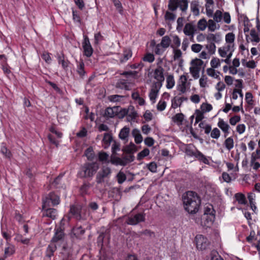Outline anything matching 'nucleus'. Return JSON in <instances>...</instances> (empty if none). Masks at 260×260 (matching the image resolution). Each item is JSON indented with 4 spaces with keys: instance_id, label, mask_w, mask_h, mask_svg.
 <instances>
[{
    "instance_id": "obj_1",
    "label": "nucleus",
    "mask_w": 260,
    "mask_h": 260,
    "mask_svg": "<svg viewBox=\"0 0 260 260\" xmlns=\"http://www.w3.org/2000/svg\"><path fill=\"white\" fill-rule=\"evenodd\" d=\"M185 210L189 213L195 214L199 209L201 199L198 194L192 191H188L182 197Z\"/></svg>"
},
{
    "instance_id": "obj_2",
    "label": "nucleus",
    "mask_w": 260,
    "mask_h": 260,
    "mask_svg": "<svg viewBox=\"0 0 260 260\" xmlns=\"http://www.w3.org/2000/svg\"><path fill=\"white\" fill-rule=\"evenodd\" d=\"M99 168L97 162H87L84 164L78 173L80 178H92Z\"/></svg>"
},
{
    "instance_id": "obj_3",
    "label": "nucleus",
    "mask_w": 260,
    "mask_h": 260,
    "mask_svg": "<svg viewBox=\"0 0 260 260\" xmlns=\"http://www.w3.org/2000/svg\"><path fill=\"white\" fill-rule=\"evenodd\" d=\"M185 152L188 156H194L198 159L202 160L205 164H207L208 161L206 156L200 151L198 150L192 144L187 145Z\"/></svg>"
},
{
    "instance_id": "obj_4",
    "label": "nucleus",
    "mask_w": 260,
    "mask_h": 260,
    "mask_svg": "<svg viewBox=\"0 0 260 260\" xmlns=\"http://www.w3.org/2000/svg\"><path fill=\"white\" fill-rule=\"evenodd\" d=\"M178 7L182 12H185L188 8L187 0H169L168 9L170 11H175Z\"/></svg>"
},
{
    "instance_id": "obj_5",
    "label": "nucleus",
    "mask_w": 260,
    "mask_h": 260,
    "mask_svg": "<svg viewBox=\"0 0 260 260\" xmlns=\"http://www.w3.org/2000/svg\"><path fill=\"white\" fill-rule=\"evenodd\" d=\"M146 219V214L144 212H139L136 214L128 215L125 222L129 225H136L140 222H144Z\"/></svg>"
},
{
    "instance_id": "obj_6",
    "label": "nucleus",
    "mask_w": 260,
    "mask_h": 260,
    "mask_svg": "<svg viewBox=\"0 0 260 260\" xmlns=\"http://www.w3.org/2000/svg\"><path fill=\"white\" fill-rule=\"evenodd\" d=\"M111 174V169L109 167L103 166L96 175V182L99 184L104 183L105 179L110 178Z\"/></svg>"
},
{
    "instance_id": "obj_7",
    "label": "nucleus",
    "mask_w": 260,
    "mask_h": 260,
    "mask_svg": "<svg viewBox=\"0 0 260 260\" xmlns=\"http://www.w3.org/2000/svg\"><path fill=\"white\" fill-rule=\"evenodd\" d=\"M84 210L80 206H71L70 208V213L77 220H85L86 219L85 214L84 213Z\"/></svg>"
},
{
    "instance_id": "obj_8",
    "label": "nucleus",
    "mask_w": 260,
    "mask_h": 260,
    "mask_svg": "<svg viewBox=\"0 0 260 260\" xmlns=\"http://www.w3.org/2000/svg\"><path fill=\"white\" fill-rule=\"evenodd\" d=\"M195 240L197 248L201 250L206 249L209 245V241L207 238L202 235L196 236Z\"/></svg>"
},
{
    "instance_id": "obj_9",
    "label": "nucleus",
    "mask_w": 260,
    "mask_h": 260,
    "mask_svg": "<svg viewBox=\"0 0 260 260\" xmlns=\"http://www.w3.org/2000/svg\"><path fill=\"white\" fill-rule=\"evenodd\" d=\"M50 201L51 202L53 206L57 205L59 204V198L54 192H51L46 198V200L43 202V208H46L48 205Z\"/></svg>"
},
{
    "instance_id": "obj_10",
    "label": "nucleus",
    "mask_w": 260,
    "mask_h": 260,
    "mask_svg": "<svg viewBox=\"0 0 260 260\" xmlns=\"http://www.w3.org/2000/svg\"><path fill=\"white\" fill-rule=\"evenodd\" d=\"M83 48L84 49V54L87 57H90L93 53V49L90 45L89 40L87 36L84 38L83 43Z\"/></svg>"
},
{
    "instance_id": "obj_11",
    "label": "nucleus",
    "mask_w": 260,
    "mask_h": 260,
    "mask_svg": "<svg viewBox=\"0 0 260 260\" xmlns=\"http://www.w3.org/2000/svg\"><path fill=\"white\" fill-rule=\"evenodd\" d=\"M161 86V84L158 82H155L152 86L151 91L149 93L150 100L154 103L155 99L157 96L159 90Z\"/></svg>"
},
{
    "instance_id": "obj_12",
    "label": "nucleus",
    "mask_w": 260,
    "mask_h": 260,
    "mask_svg": "<svg viewBox=\"0 0 260 260\" xmlns=\"http://www.w3.org/2000/svg\"><path fill=\"white\" fill-rule=\"evenodd\" d=\"M164 69L160 66H158L154 72V78L157 80V82L161 84L165 80L164 76Z\"/></svg>"
},
{
    "instance_id": "obj_13",
    "label": "nucleus",
    "mask_w": 260,
    "mask_h": 260,
    "mask_svg": "<svg viewBox=\"0 0 260 260\" xmlns=\"http://www.w3.org/2000/svg\"><path fill=\"white\" fill-rule=\"evenodd\" d=\"M44 210L43 216H46L50 217L53 219L56 218L57 214V211L54 208H43Z\"/></svg>"
},
{
    "instance_id": "obj_14",
    "label": "nucleus",
    "mask_w": 260,
    "mask_h": 260,
    "mask_svg": "<svg viewBox=\"0 0 260 260\" xmlns=\"http://www.w3.org/2000/svg\"><path fill=\"white\" fill-rule=\"evenodd\" d=\"M187 77L185 75H182L180 77V83L178 85V89L181 92L179 94L181 95L186 91Z\"/></svg>"
},
{
    "instance_id": "obj_15",
    "label": "nucleus",
    "mask_w": 260,
    "mask_h": 260,
    "mask_svg": "<svg viewBox=\"0 0 260 260\" xmlns=\"http://www.w3.org/2000/svg\"><path fill=\"white\" fill-rule=\"evenodd\" d=\"M217 125L225 133L224 137H226L227 135L229 133L230 125L222 119H219Z\"/></svg>"
},
{
    "instance_id": "obj_16",
    "label": "nucleus",
    "mask_w": 260,
    "mask_h": 260,
    "mask_svg": "<svg viewBox=\"0 0 260 260\" xmlns=\"http://www.w3.org/2000/svg\"><path fill=\"white\" fill-rule=\"evenodd\" d=\"M64 237V233L60 228H58L55 229V233L54 236L51 240V242L54 243L61 240Z\"/></svg>"
},
{
    "instance_id": "obj_17",
    "label": "nucleus",
    "mask_w": 260,
    "mask_h": 260,
    "mask_svg": "<svg viewBox=\"0 0 260 260\" xmlns=\"http://www.w3.org/2000/svg\"><path fill=\"white\" fill-rule=\"evenodd\" d=\"M187 101V98L185 97H180L177 96L174 97L172 100V107L174 109H176L178 106L180 107L183 101Z\"/></svg>"
},
{
    "instance_id": "obj_18",
    "label": "nucleus",
    "mask_w": 260,
    "mask_h": 260,
    "mask_svg": "<svg viewBox=\"0 0 260 260\" xmlns=\"http://www.w3.org/2000/svg\"><path fill=\"white\" fill-rule=\"evenodd\" d=\"M117 153H113L110 156V162L111 164L115 165H121L122 166H124V163L122 162V158L118 157Z\"/></svg>"
},
{
    "instance_id": "obj_19",
    "label": "nucleus",
    "mask_w": 260,
    "mask_h": 260,
    "mask_svg": "<svg viewBox=\"0 0 260 260\" xmlns=\"http://www.w3.org/2000/svg\"><path fill=\"white\" fill-rule=\"evenodd\" d=\"M129 128L126 126H124L120 130V132L119 134V138L127 142L128 141L127 138L129 135Z\"/></svg>"
},
{
    "instance_id": "obj_20",
    "label": "nucleus",
    "mask_w": 260,
    "mask_h": 260,
    "mask_svg": "<svg viewBox=\"0 0 260 260\" xmlns=\"http://www.w3.org/2000/svg\"><path fill=\"white\" fill-rule=\"evenodd\" d=\"M128 112L127 114V118L128 121L134 120L138 116L137 113L134 110V107L129 106L128 108Z\"/></svg>"
},
{
    "instance_id": "obj_21",
    "label": "nucleus",
    "mask_w": 260,
    "mask_h": 260,
    "mask_svg": "<svg viewBox=\"0 0 260 260\" xmlns=\"http://www.w3.org/2000/svg\"><path fill=\"white\" fill-rule=\"evenodd\" d=\"M215 211L212 206L211 207H207L205 208L204 214L207 215H209V220L211 222H213L215 219Z\"/></svg>"
},
{
    "instance_id": "obj_22",
    "label": "nucleus",
    "mask_w": 260,
    "mask_h": 260,
    "mask_svg": "<svg viewBox=\"0 0 260 260\" xmlns=\"http://www.w3.org/2000/svg\"><path fill=\"white\" fill-rule=\"evenodd\" d=\"M132 134L135 138V141L137 144H140L142 142L143 137L138 129H134L132 131Z\"/></svg>"
},
{
    "instance_id": "obj_23",
    "label": "nucleus",
    "mask_w": 260,
    "mask_h": 260,
    "mask_svg": "<svg viewBox=\"0 0 260 260\" xmlns=\"http://www.w3.org/2000/svg\"><path fill=\"white\" fill-rule=\"evenodd\" d=\"M122 151L126 154H133L137 151L136 145L132 142L129 145L125 146Z\"/></svg>"
},
{
    "instance_id": "obj_24",
    "label": "nucleus",
    "mask_w": 260,
    "mask_h": 260,
    "mask_svg": "<svg viewBox=\"0 0 260 260\" xmlns=\"http://www.w3.org/2000/svg\"><path fill=\"white\" fill-rule=\"evenodd\" d=\"M57 249L56 246L54 243H51L49 244L46 250V256L49 258L53 255L54 252L56 251Z\"/></svg>"
},
{
    "instance_id": "obj_25",
    "label": "nucleus",
    "mask_w": 260,
    "mask_h": 260,
    "mask_svg": "<svg viewBox=\"0 0 260 260\" xmlns=\"http://www.w3.org/2000/svg\"><path fill=\"white\" fill-rule=\"evenodd\" d=\"M115 87L121 89H124L125 90H129V87L127 83L124 79H119L115 85Z\"/></svg>"
},
{
    "instance_id": "obj_26",
    "label": "nucleus",
    "mask_w": 260,
    "mask_h": 260,
    "mask_svg": "<svg viewBox=\"0 0 260 260\" xmlns=\"http://www.w3.org/2000/svg\"><path fill=\"white\" fill-rule=\"evenodd\" d=\"M172 44H171V47L173 48H178L181 44V41L178 36H172V39L171 40Z\"/></svg>"
},
{
    "instance_id": "obj_27",
    "label": "nucleus",
    "mask_w": 260,
    "mask_h": 260,
    "mask_svg": "<svg viewBox=\"0 0 260 260\" xmlns=\"http://www.w3.org/2000/svg\"><path fill=\"white\" fill-rule=\"evenodd\" d=\"M207 40L208 42L212 41L218 43L221 40L220 35L218 34H216L215 35L210 34L207 36Z\"/></svg>"
},
{
    "instance_id": "obj_28",
    "label": "nucleus",
    "mask_w": 260,
    "mask_h": 260,
    "mask_svg": "<svg viewBox=\"0 0 260 260\" xmlns=\"http://www.w3.org/2000/svg\"><path fill=\"white\" fill-rule=\"evenodd\" d=\"M171 43V39L168 36H165L162 37L161 41L159 44L162 48H167L170 45Z\"/></svg>"
},
{
    "instance_id": "obj_29",
    "label": "nucleus",
    "mask_w": 260,
    "mask_h": 260,
    "mask_svg": "<svg viewBox=\"0 0 260 260\" xmlns=\"http://www.w3.org/2000/svg\"><path fill=\"white\" fill-rule=\"evenodd\" d=\"M72 233L76 238H78L84 234L85 231L81 226H79L74 227L72 229Z\"/></svg>"
},
{
    "instance_id": "obj_30",
    "label": "nucleus",
    "mask_w": 260,
    "mask_h": 260,
    "mask_svg": "<svg viewBox=\"0 0 260 260\" xmlns=\"http://www.w3.org/2000/svg\"><path fill=\"white\" fill-rule=\"evenodd\" d=\"M235 198L238 203L240 204L245 205L246 203L245 196L242 193H237L235 194Z\"/></svg>"
},
{
    "instance_id": "obj_31",
    "label": "nucleus",
    "mask_w": 260,
    "mask_h": 260,
    "mask_svg": "<svg viewBox=\"0 0 260 260\" xmlns=\"http://www.w3.org/2000/svg\"><path fill=\"white\" fill-rule=\"evenodd\" d=\"M77 72L82 78L84 76L86 72L84 71V63L81 61L77 66Z\"/></svg>"
},
{
    "instance_id": "obj_32",
    "label": "nucleus",
    "mask_w": 260,
    "mask_h": 260,
    "mask_svg": "<svg viewBox=\"0 0 260 260\" xmlns=\"http://www.w3.org/2000/svg\"><path fill=\"white\" fill-rule=\"evenodd\" d=\"M194 27L190 23H186L183 29L184 33L187 36L192 35L193 33Z\"/></svg>"
},
{
    "instance_id": "obj_33",
    "label": "nucleus",
    "mask_w": 260,
    "mask_h": 260,
    "mask_svg": "<svg viewBox=\"0 0 260 260\" xmlns=\"http://www.w3.org/2000/svg\"><path fill=\"white\" fill-rule=\"evenodd\" d=\"M135 156L132 154H127L122 156V162L124 163V166L127 164L131 162L134 160Z\"/></svg>"
},
{
    "instance_id": "obj_34",
    "label": "nucleus",
    "mask_w": 260,
    "mask_h": 260,
    "mask_svg": "<svg viewBox=\"0 0 260 260\" xmlns=\"http://www.w3.org/2000/svg\"><path fill=\"white\" fill-rule=\"evenodd\" d=\"M1 152L7 158H10L12 156V154L10 150H9L4 145L2 144V146L1 149Z\"/></svg>"
},
{
    "instance_id": "obj_35",
    "label": "nucleus",
    "mask_w": 260,
    "mask_h": 260,
    "mask_svg": "<svg viewBox=\"0 0 260 260\" xmlns=\"http://www.w3.org/2000/svg\"><path fill=\"white\" fill-rule=\"evenodd\" d=\"M198 2L194 1H192L190 4V9L194 15H198L199 14V9L198 8Z\"/></svg>"
},
{
    "instance_id": "obj_36",
    "label": "nucleus",
    "mask_w": 260,
    "mask_h": 260,
    "mask_svg": "<svg viewBox=\"0 0 260 260\" xmlns=\"http://www.w3.org/2000/svg\"><path fill=\"white\" fill-rule=\"evenodd\" d=\"M258 31H256L255 29L253 28L251 29L250 35L251 37L252 38L251 39V42H254L256 43H258L260 41V38L258 36Z\"/></svg>"
},
{
    "instance_id": "obj_37",
    "label": "nucleus",
    "mask_w": 260,
    "mask_h": 260,
    "mask_svg": "<svg viewBox=\"0 0 260 260\" xmlns=\"http://www.w3.org/2000/svg\"><path fill=\"white\" fill-rule=\"evenodd\" d=\"M174 84L175 80L174 79L173 76L172 75L168 76L167 78V88L168 89H171L174 86Z\"/></svg>"
},
{
    "instance_id": "obj_38",
    "label": "nucleus",
    "mask_w": 260,
    "mask_h": 260,
    "mask_svg": "<svg viewBox=\"0 0 260 260\" xmlns=\"http://www.w3.org/2000/svg\"><path fill=\"white\" fill-rule=\"evenodd\" d=\"M112 140V137L110 134L108 133L104 134L103 141L104 142L105 144L106 145V146H105V148H106L110 145V144Z\"/></svg>"
},
{
    "instance_id": "obj_39",
    "label": "nucleus",
    "mask_w": 260,
    "mask_h": 260,
    "mask_svg": "<svg viewBox=\"0 0 260 260\" xmlns=\"http://www.w3.org/2000/svg\"><path fill=\"white\" fill-rule=\"evenodd\" d=\"M200 70L199 67H191L189 68L190 72L194 79H198L199 77Z\"/></svg>"
},
{
    "instance_id": "obj_40",
    "label": "nucleus",
    "mask_w": 260,
    "mask_h": 260,
    "mask_svg": "<svg viewBox=\"0 0 260 260\" xmlns=\"http://www.w3.org/2000/svg\"><path fill=\"white\" fill-rule=\"evenodd\" d=\"M183 119H184V115L181 113L176 114L173 117V121L175 122H177L178 125L182 124Z\"/></svg>"
},
{
    "instance_id": "obj_41",
    "label": "nucleus",
    "mask_w": 260,
    "mask_h": 260,
    "mask_svg": "<svg viewBox=\"0 0 260 260\" xmlns=\"http://www.w3.org/2000/svg\"><path fill=\"white\" fill-rule=\"evenodd\" d=\"M226 148L230 150L234 147V140L232 137L227 138L224 143Z\"/></svg>"
},
{
    "instance_id": "obj_42",
    "label": "nucleus",
    "mask_w": 260,
    "mask_h": 260,
    "mask_svg": "<svg viewBox=\"0 0 260 260\" xmlns=\"http://www.w3.org/2000/svg\"><path fill=\"white\" fill-rule=\"evenodd\" d=\"M114 109H113V108H111V107L107 108L105 110L104 116L105 117H108V118L114 117L115 116L114 114Z\"/></svg>"
},
{
    "instance_id": "obj_43",
    "label": "nucleus",
    "mask_w": 260,
    "mask_h": 260,
    "mask_svg": "<svg viewBox=\"0 0 260 260\" xmlns=\"http://www.w3.org/2000/svg\"><path fill=\"white\" fill-rule=\"evenodd\" d=\"M176 15L172 12H171L170 11H166L165 15V19L166 20L170 21H173L175 20L176 18Z\"/></svg>"
},
{
    "instance_id": "obj_44",
    "label": "nucleus",
    "mask_w": 260,
    "mask_h": 260,
    "mask_svg": "<svg viewBox=\"0 0 260 260\" xmlns=\"http://www.w3.org/2000/svg\"><path fill=\"white\" fill-rule=\"evenodd\" d=\"M149 154V150L148 148H145L138 154L137 159L138 160H141L144 157L148 156Z\"/></svg>"
},
{
    "instance_id": "obj_45",
    "label": "nucleus",
    "mask_w": 260,
    "mask_h": 260,
    "mask_svg": "<svg viewBox=\"0 0 260 260\" xmlns=\"http://www.w3.org/2000/svg\"><path fill=\"white\" fill-rule=\"evenodd\" d=\"M207 23L205 19L200 20L198 23V28L201 30H204L207 27Z\"/></svg>"
},
{
    "instance_id": "obj_46",
    "label": "nucleus",
    "mask_w": 260,
    "mask_h": 260,
    "mask_svg": "<svg viewBox=\"0 0 260 260\" xmlns=\"http://www.w3.org/2000/svg\"><path fill=\"white\" fill-rule=\"evenodd\" d=\"M222 18V12L220 10H217L213 15V19L216 22L221 21Z\"/></svg>"
},
{
    "instance_id": "obj_47",
    "label": "nucleus",
    "mask_w": 260,
    "mask_h": 260,
    "mask_svg": "<svg viewBox=\"0 0 260 260\" xmlns=\"http://www.w3.org/2000/svg\"><path fill=\"white\" fill-rule=\"evenodd\" d=\"M201 109L203 112H208L212 109V106L211 104L208 103H203L201 106Z\"/></svg>"
},
{
    "instance_id": "obj_48",
    "label": "nucleus",
    "mask_w": 260,
    "mask_h": 260,
    "mask_svg": "<svg viewBox=\"0 0 260 260\" xmlns=\"http://www.w3.org/2000/svg\"><path fill=\"white\" fill-rule=\"evenodd\" d=\"M203 61L199 58L193 59L191 61V64L192 66V67H199L200 69H201V66L203 65Z\"/></svg>"
},
{
    "instance_id": "obj_49",
    "label": "nucleus",
    "mask_w": 260,
    "mask_h": 260,
    "mask_svg": "<svg viewBox=\"0 0 260 260\" xmlns=\"http://www.w3.org/2000/svg\"><path fill=\"white\" fill-rule=\"evenodd\" d=\"M118 182L119 184L122 183L126 179V175L122 172H119L117 175Z\"/></svg>"
},
{
    "instance_id": "obj_50",
    "label": "nucleus",
    "mask_w": 260,
    "mask_h": 260,
    "mask_svg": "<svg viewBox=\"0 0 260 260\" xmlns=\"http://www.w3.org/2000/svg\"><path fill=\"white\" fill-rule=\"evenodd\" d=\"M206 48L208 50L209 53L210 54H213L215 51L216 46L213 42H211L206 46Z\"/></svg>"
},
{
    "instance_id": "obj_51",
    "label": "nucleus",
    "mask_w": 260,
    "mask_h": 260,
    "mask_svg": "<svg viewBox=\"0 0 260 260\" xmlns=\"http://www.w3.org/2000/svg\"><path fill=\"white\" fill-rule=\"evenodd\" d=\"M143 60L144 61L152 62L154 60V56L153 54L150 53H147L143 58Z\"/></svg>"
},
{
    "instance_id": "obj_52",
    "label": "nucleus",
    "mask_w": 260,
    "mask_h": 260,
    "mask_svg": "<svg viewBox=\"0 0 260 260\" xmlns=\"http://www.w3.org/2000/svg\"><path fill=\"white\" fill-rule=\"evenodd\" d=\"M210 135L212 138L217 139L220 136V132L217 128H214Z\"/></svg>"
},
{
    "instance_id": "obj_53",
    "label": "nucleus",
    "mask_w": 260,
    "mask_h": 260,
    "mask_svg": "<svg viewBox=\"0 0 260 260\" xmlns=\"http://www.w3.org/2000/svg\"><path fill=\"white\" fill-rule=\"evenodd\" d=\"M90 184L89 183H84L80 187V191L82 194H86L89 188Z\"/></svg>"
},
{
    "instance_id": "obj_54",
    "label": "nucleus",
    "mask_w": 260,
    "mask_h": 260,
    "mask_svg": "<svg viewBox=\"0 0 260 260\" xmlns=\"http://www.w3.org/2000/svg\"><path fill=\"white\" fill-rule=\"evenodd\" d=\"M235 40V35L233 32H229L225 36V41L228 43H233Z\"/></svg>"
},
{
    "instance_id": "obj_55",
    "label": "nucleus",
    "mask_w": 260,
    "mask_h": 260,
    "mask_svg": "<svg viewBox=\"0 0 260 260\" xmlns=\"http://www.w3.org/2000/svg\"><path fill=\"white\" fill-rule=\"evenodd\" d=\"M216 24L215 21L212 19H210L208 22V27L209 30L214 31L216 29Z\"/></svg>"
},
{
    "instance_id": "obj_56",
    "label": "nucleus",
    "mask_w": 260,
    "mask_h": 260,
    "mask_svg": "<svg viewBox=\"0 0 260 260\" xmlns=\"http://www.w3.org/2000/svg\"><path fill=\"white\" fill-rule=\"evenodd\" d=\"M113 3L114 4V5L116 7V9L118 10V11L120 14H122V12L123 11V8L122 7L121 3L119 1V0H113Z\"/></svg>"
},
{
    "instance_id": "obj_57",
    "label": "nucleus",
    "mask_w": 260,
    "mask_h": 260,
    "mask_svg": "<svg viewBox=\"0 0 260 260\" xmlns=\"http://www.w3.org/2000/svg\"><path fill=\"white\" fill-rule=\"evenodd\" d=\"M210 63L212 68H217L220 66L219 59L216 57L212 59Z\"/></svg>"
},
{
    "instance_id": "obj_58",
    "label": "nucleus",
    "mask_w": 260,
    "mask_h": 260,
    "mask_svg": "<svg viewBox=\"0 0 260 260\" xmlns=\"http://www.w3.org/2000/svg\"><path fill=\"white\" fill-rule=\"evenodd\" d=\"M252 98L253 95L251 92H248L246 93L245 100L249 105H253V101L252 100Z\"/></svg>"
},
{
    "instance_id": "obj_59",
    "label": "nucleus",
    "mask_w": 260,
    "mask_h": 260,
    "mask_svg": "<svg viewBox=\"0 0 260 260\" xmlns=\"http://www.w3.org/2000/svg\"><path fill=\"white\" fill-rule=\"evenodd\" d=\"M211 260H223L216 251H212L210 254Z\"/></svg>"
},
{
    "instance_id": "obj_60",
    "label": "nucleus",
    "mask_w": 260,
    "mask_h": 260,
    "mask_svg": "<svg viewBox=\"0 0 260 260\" xmlns=\"http://www.w3.org/2000/svg\"><path fill=\"white\" fill-rule=\"evenodd\" d=\"M241 120V117L239 115H235L230 119V123L232 125H235L236 123L239 122Z\"/></svg>"
},
{
    "instance_id": "obj_61",
    "label": "nucleus",
    "mask_w": 260,
    "mask_h": 260,
    "mask_svg": "<svg viewBox=\"0 0 260 260\" xmlns=\"http://www.w3.org/2000/svg\"><path fill=\"white\" fill-rule=\"evenodd\" d=\"M120 144L114 141L112 146V153H117L116 151L120 150Z\"/></svg>"
},
{
    "instance_id": "obj_62",
    "label": "nucleus",
    "mask_w": 260,
    "mask_h": 260,
    "mask_svg": "<svg viewBox=\"0 0 260 260\" xmlns=\"http://www.w3.org/2000/svg\"><path fill=\"white\" fill-rule=\"evenodd\" d=\"M166 105V102L165 101L160 100L157 105V109L158 111H162L165 109Z\"/></svg>"
},
{
    "instance_id": "obj_63",
    "label": "nucleus",
    "mask_w": 260,
    "mask_h": 260,
    "mask_svg": "<svg viewBox=\"0 0 260 260\" xmlns=\"http://www.w3.org/2000/svg\"><path fill=\"white\" fill-rule=\"evenodd\" d=\"M202 48V45L199 44H194L191 46L192 51L196 53L199 52L201 50Z\"/></svg>"
},
{
    "instance_id": "obj_64",
    "label": "nucleus",
    "mask_w": 260,
    "mask_h": 260,
    "mask_svg": "<svg viewBox=\"0 0 260 260\" xmlns=\"http://www.w3.org/2000/svg\"><path fill=\"white\" fill-rule=\"evenodd\" d=\"M108 157L109 155L105 152H100L99 154V158L100 161H107Z\"/></svg>"
}]
</instances>
